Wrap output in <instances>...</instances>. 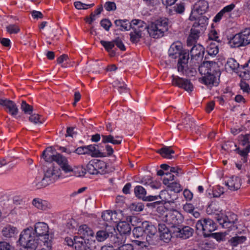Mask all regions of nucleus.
Returning <instances> with one entry per match:
<instances>
[{
  "mask_svg": "<svg viewBox=\"0 0 250 250\" xmlns=\"http://www.w3.org/2000/svg\"><path fill=\"white\" fill-rule=\"evenodd\" d=\"M43 171V176L39 174L35 178L34 183L37 188H44L55 182L58 179L64 177L61 172L60 168L55 167L53 165H51L46 169L44 168Z\"/></svg>",
  "mask_w": 250,
  "mask_h": 250,
  "instance_id": "f257e3e1",
  "label": "nucleus"
},
{
  "mask_svg": "<svg viewBox=\"0 0 250 250\" xmlns=\"http://www.w3.org/2000/svg\"><path fill=\"white\" fill-rule=\"evenodd\" d=\"M18 242L27 250H36L39 242L34 233L33 228L29 227L24 229L20 235Z\"/></svg>",
  "mask_w": 250,
  "mask_h": 250,
  "instance_id": "f03ea898",
  "label": "nucleus"
},
{
  "mask_svg": "<svg viewBox=\"0 0 250 250\" xmlns=\"http://www.w3.org/2000/svg\"><path fill=\"white\" fill-rule=\"evenodd\" d=\"M42 156L47 162L55 161L65 173L73 171V169L69 165L67 159L61 154H53L51 148L44 150Z\"/></svg>",
  "mask_w": 250,
  "mask_h": 250,
  "instance_id": "7ed1b4c3",
  "label": "nucleus"
},
{
  "mask_svg": "<svg viewBox=\"0 0 250 250\" xmlns=\"http://www.w3.org/2000/svg\"><path fill=\"white\" fill-rule=\"evenodd\" d=\"M168 30V19H160L147 25L146 31L149 36L153 38L158 39L164 36V34Z\"/></svg>",
  "mask_w": 250,
  "mask_h": 250,
  "instance_id": "20e7f679",
  "label": "nucleus"
},
{
  "mask_svg": "<svg viewBox=\"0 0 250 250\" xmlns=\"http://www.w3.org/2000/svg\"><path fill=\"white\" fill-rule=\"evenodd\" d=\"M48 229L47 224L44 222H38L35 224L33 230L36 238L39 240L40 237H42V239L41 240L44 243V246L50 250L52 247V237L48 234Z\"/></svg>",
  "mask_w": 250,
  "mask_h": 250,
  "instance_id": "39448f33",
  "label": "nucleus"
},
{
  "mask_svg": "<svg viewBox=\"0 0 250 250\" xmlns=\"http://www.w3.org/2000/svg\"><path fill=\"white\" fill-rule=\"evenodd\" d=\"M116 229L114 226L106 225L105 228L98 230L96 234L95 237L98 242H103L107 239H112L115 246H118L122 244V242L115 239H118L119 238L116 236Z\"/></svg>",
  "mask_w": 250,
  "mask_h": 250,
  "instance_id": "423d86ee",
  "label": "nucleus"
},
{
  "mask_svg": "<svg viewBox=\"0 0 250 250\" xmlns=\"http://www.w3.org/2000/svg\"><path fill=\"white\" fill-rule=\"evenodd\" d=\"M196 230L202 232L204 237H209L211 233L216 229L215 223L208 218H202L196 223Z\"/></svg>",
  "mask_w": 250,
  "mask_h": 250,
  "instance_id": "0eeeda50",
  "label": "nucleus"
},
{
  "mask_svg": "<svg viewBox=\"0 0 250 250\" xmlns=\"http://www.w3.org/2000/svg\"><path fill=\"white\" fill-rule=\"evenodd\" d=\"M234 47L246 46L250 44V28H246L235 34L229 41Z\"/></svg>",
  "mask_w": 250,
  "mask_h": 250,
  "instance_id": "6e6552de",
  "label": "nucleus"
},
{
  "mask_svg": "<svg viewBox=\"0 0 250 250\" xmlns=\"http://www.w3.org/2000/svg\"><path fill=\"white\" fill-rule=\"evenodd\" d=\"M205 53V48L200 44H194L190 50L189 66L193 68L201 62Z\"/></svg>",
  "mask_w": 250,
  "mask_h": 250,
  "instance_id": "1a4fd4ad",
  "label": "nucleus"
},
{
  "mask_svg": "<svg viewBox=\"0 0 250 250\" xmlns=\"http://www.w3.org/2000/svg\"><path fill=\"white\" fill-rule=\"evenodd\" d=\"M132 24H134L132 28L134 32L130 34V41L132 43H137L142 38L143 32L146 30L147 24L144 21L138 19L133 20Z\"/></svg>",
  "mask_w": 250,
  "mask_h": 250,
  "instance_id": "9d476101",
  "label": "nucleus"
},
{
  "mask_svg": "<svg viewBox=\"0 0 250 250\" xmlns=\"http://www.w3.org/2000/svg\"><path fill=\"white\" fill-rule=\"evenodd\" d=\"M165 218V221L170 226L172 232L175 230V228H179L184 221L182 214L176 210L168 212Z\"/></svg>",
  "mask_w": 250,
  "mask_h": 250,
  "instance_id": "9b49d317",
  "label": "nucleus"
},
{
  "mask_svg": "<svg viewBox=\"0 0 250 250\" xmlns=\"http://www.w3.org/2000/svg\"><path fill=\"white\" fill-rule=\"evenodd\" d=\"M142 226L146 237V241L152 245H156L157 240L159 239L157 234V228L148 221L143 222L142 223Z\"/></svg>",
  "mask_w": 250,
  "mask_h": 250,
  "instance_id": "f8f14e48",
  "label": "nucleus"
},
{
  "mask_svg": "<svg viewBox=\"0 0 250 250\" xmlns=\"http://www.w3.org/2000/svg\"><path fill=\"white\" fill-rule=\"evenodd\" d=\"M239 140L240 145L243 148L241 149L239 147H236L235 151L243 157L242 160L245 163L247 161L248 154L250 151V135L249 134L241 135L239 136Z\"/></svg>",
  "mask_w": 250,
  "mask_h": 250,
  "instance_id": "ddd939ff",
  "label": "nucleus"
},
{
  "mask_svg": "<svg viewBox=\"0 0 250 250\" xmlns=\"http://www.w3.org/2000/svg\"><path fill=\"white\" fill-rule=\"evenodd\" d=\"M198 67L200 73L203 76L208 74H212L214 71L219 70L218 64L213 61H206L200 64L197 66L191 68L190 71L192 73H196V68Z\"/></svg>",
  "mask_w": 250,
  "mask_h": 250,
  "instance_id": "4468645a",
  "label": "nucleus"
},
{
  "mask_svg": "<svg viewBox=\"0 0 250 250\" xmlns=\"http://www.w3.org/2000/svg\"><path fill=\"white\" fill-rule=\"evenodd\" d=\"M221 72L219 70L214 71L212 74H208L199 79V81L207 86H217L219 83V77Z\"/></svg>",
  "mask_w": 250,
  "mask_h": 250,
  "instance_id": "2eb2a0df",
  "label": "nucleus"
},
{
  "mask_svg": "<svg viewBox=\"0 0 250 250\" xmlns=\"http://www.w3.org/2000/svg\"><path fill=\"white\" fill-rule=\"evenodd\" d=\"M208 7V2L205 0H200L196 3L192 9L189 19L194 21L197 19L198 15H202L205 13Z\"/></svg>",
  "mask_w": 250,
  "mask_h": 250,
  "instance_id": "dca6fc26",
  "label": "nucleus"
},
{
  "mask_svg": "<svg viewBox=\"0 0 250 250\" xmlns=\"http://www.w3.org/2000/svg\"><path fill=\"white\" fill-rule=\"evenodd\" d=\"M189 55L188 51L184 50L178 57L179 59L177 62V69L179 72L184 73L188 69H191V67L189 66Z\"/></svg>",
  "mask_w": 250,
  "mask_h": 250,
  "instance_id": "f3484780",
  "label": "nucleus"
},
{
  "mask_svg": "<svg viewBox=\"0 0 250 250\" xmlns=\"http://www.w3.org/2000/svg\"><path fill=\"white\" fill-rule=\"evenodd\" d=\"M171 79L173 85L183 88L188 92H191L193 90V86L190 80L174 75L171 76Z\"/></svg>",
  "mask_w": 250,
  "mask_h": 250,
  "instance_id": "a211bd4d",
  "label": "nucleus"
},
{
  "mask_svg": "<svg viewBox=\"0 0 250 250\" xmlns=\"http://www.w3.org/2000/svg\"><path fill=\"white\" fill-rule=\"evenodd\" d=\"M217 221L224 228H231L237 221V215L234 213H228L227 215L219 216Z\"/></svg>",
  "mask_w": 250,
  "mask_h": 250,
  "instance_id": "6ab92c4d",
  "label": "nucleus"
},
{
  "mask_svg": "<svg viewBox=\"0 0 250 250\" xmlns=\"http://www.w3.org/2000/svg\"><path fill=\"white\" fill-rule=\"evenodd\" d=\"M75 250H94L99 248L98 242L95 240H90L86 239V240L83 241H76L74 239Z\"/></svg>",
  "mask_w": 250,
  "mask_h": 250,
  "instance_id": "aec40b11",
  "label": "nucleus"
},
{
  "mask_svg": "<svg viewBox=\"0 0 250 250\" xmlns=\"http://www.w3.org/2000/svg\"><path fill=\"white\" fill-rule=\"evenodd\" d=\"M194 229L189 226L183 227L181 225L179 228H175L172 232L173 235L183 239H187L191 236L193 233Z\"/></svg>",
  "mask_w": 250,
  "mask_h": 250,
  "instance_id": "412c9836",
  "label": "nucleus"
},
{
  "mask_svg": "<svg viewBox=\"0 0 250 250\" xmlns=\"http://www.w3.org/2000/svg\"><path fill=\"white\" fill-rule=\"evenodd\" d=\"M0 105L3 106L5 110L12 116L18 114L19 109L16 104L12 101L7 99H0Z\"/></svg>",
  "mask_w": 250,
  "mask_h": 250,
  "instance_id": "4be33fe9",
  "label": "nucleus"
},
{
  "mask_svg": "<svg viewBox=\"0 0 250 250\" xmlns=\"http://www.w3.org/2000/svg\"><path fill=\"white\" fill-rule=\"evenodd\" d=\"M158 230L160 233L159 238L165 243L169 242L172 237V231L168 229L165 224H159Z\"/></svg>",
  "mask_w": 250,
  "mask_h": 250,
  "instance_id": "5701e85b",
  "label": "nucleus"
},
{
  "mask_svg": "<svg viewBox=\"0 0 250 250\" xmlns=\"http://www.w3.org/2000/svg\"><path fill=\"white\" fill-rule=\"evenodd\" d=\"M205 30H202L201 28L197 27L195 25H193L191 30L190 34L187 39V45L190 46L195 42L199 37L201 32Z\"/></svg>",
  "mask_w": 250,
  "mask_h": 250,
  "instance_id": "b1692460",
  "label": "nucleus"
},
{
  "mask_svg": "<svg viewBox=\"0 0 250 250\" xmlns=\"http://www.w3.org/2000/svg\"><path fill=\"white\" fill-rule=\"evenodd\" d=\"M182 49V44L180 42L173 43L168 50L169 56L172 59H176L183 52Z\"/></svg>",
  "mask_w": 250,
  "mask_h": 250,
  "instance_id": "393cba45",
  "label": "nucleus"
},
{
  "mask_svg": "<svg viewBox=\"0 0 250 250\" xmlns=\"http://www.w3.org/2000/svg\"><path fill=\"white\" fill-rule=\"evenodd\" d=\"M78 233L81 235L82 239L90 237V238L89 239L90 240H92L91 238H94V233L93 230L86 225H83L80 226Z\"/></svg>",
  "mask_w": 250,
  "mask_h": 250,
  "instance_id": "a878e982",
  "label": "nucleus"
},
{
  "mask_svg": "<svg viewBox=\"0 0 250 250\" xmlns=\"http://www.w3.org/2000/svg\"><path fill=\"white\" fill-rule=\"evenodd\" d=\"M32 204L37 208L42 210H47L51 207L50 203L47 201L39 198L34 199Z\"/></svg>",
  "mask_w": 250,
  "mask_h": 250,
  "instance_id": "bb28decb",
  "label": "nucleus"
},
{
  "mask_svg": "<svg viewBox=\"0 0 250 250\" xmlns=\"http://www.w3.org/2000/svg\"><path fill=\"white\" fill-rule=\"evenodd\" d=\"M226 185L230 190H237L240 188L241 185L240 179L236 176H232L226 182Z\"/></svg>",
  "mask_w": 250,
  "mask_h": 250,
  "instance_id": "cd10ccee",
  "label": "nucleus"
},
{
  "mask_svg": "<svg viewBox=\"0 0 250 250\" xmlns=\"http://www.w3.org/2000/svg\"><path fill=\"white\" fill-rule=\"evenodd\" d=\"M17 233V229L10 225H7L1 230L2 236L6 238L13 237Z\"/></svg>",
  "mask_w": 250,
  "mask_h": 250,
  "instance_id": "c85d7f7f",
  "label": "nucleus"
},
{
  "mask_svg": "<svg viewBox=\"0 0 250 250\" xmlns=\"http://www.w3.org/2000/svg\"><path fill=\"white\" fill-rule=\"evenodd\" d=\"M114 24L121 30H129L134 25V24H132V20L130 22L127 20H116L114 21Z\"/></svg>",
  "mask_w": 250,
  "mask_h": 250,
  "instance_id": "c756f323",
  "label": "nucleus"
},
{
  "mask_svg": "<svg viewBox=\"0 0 250 250\" xmlns=\"http://www.w3.org/2000/svg\"><path fill=\"white\" fill-rule=\"evenodd\" d=\"M157 152L159 153L164 158L170 159L174 158L173 154L175 153V151L171 147L164 146L157 150Z\"/></svg>",
  "mask_w": 250,
  "mask_h": 250,
  "instance_id": "7c9ffc66",
  "label": "nucleus"
},
{
  "mask_svg": "<svg viewBox=\"0 0 250 250\" xmlns=\"http://www.w3.org/2000/svg\"><path fill=\"white\" fill-rule=\"evenodd\" d=\"M225 68L226 69L229 68L230 70L235 72L237 70H244L245 66H240L239 63L235 59L229 58L225 64Z\"/></svg>",
  "mask_w": 250,
  "mask_h": 250,
  "instance_id": "2f4dec72",
  "label": "nucleus"
},
{
  "mask_svg": "<svg viewBox=\"0 0 250 250\" xmlns=\"http://www.w3.org/2000/svg\"><path fill=\"white\" fill-rule=\"evenodd\" d=\"M90 150V155L92 157H104L106 156V153L102 152V150L99 149V147L96 145H89Z\"/></svg>",
  "mask_w": 250,
  "mask_h": 250,
  "instance_id": "473e14b6",
  "label": "nucleus"
},
{
  "mask_svg": "<svg viewBox=\"0 0 250 250\" xmlns=\"http://www.w3.org/2000/svg\"><path fill=\"white\" fill-rule=\"evenodd\" d=\"M102 142L103 143H111L113 145H120L122 142V137L119 136H115V138L111 135H102Z\"/></svg>",
  "mask_w": 250,
  "mask_h": 250,
  "instance_id": "72a5a7b5",
  "label": "nucleus"
},
{
  "mask_svg": "<svg viewBox=\"0 0 250 250\" xmlns=\"http://www.w3.org/2000/svg\"><path fill=\"white\" fill-rule=\"evenodd\" d=\"M117 229L121 234H129L131 232V228L130 224L125 221L120 222L117 225Z\"/></svg>",
  "mask_w": 250,
  "mask_h": 250,
  "instance_id": "f704fd0d",
  "label": "nucleus"
},
{
  "mask_svg": "<svg viewBox=\"0 0 250 250\" xmlns=\"http://www.w3.org/2000/svg\"><path fill=\"white\" fill-rule=\"evenodd\" d=\"M132 233L134 237L137 240H143L146 239L144 230L142 226L135 227L132 230Z\"/></svg>",
  "mask_w": 250,
  "mask_h": 250,
  "instance_id": "c9c22d12",
  "label": "nucleus"
},
{
  "mask_svg": "<svg viewBox=\"0 0 250 250\" xmlns=\"http://www.w3.org/2000/svg\"><path fill=\"white\" fill-rule=\"evenodd\" d=\"M200 16L198 17L197 16V20H198V22H195L194 23V25H195L197 26V27L201 28L202 30H205L206 26L208 24V19L202 15H200Z\"/></svg>",
  "mask_w": 250,
  "mask_h": 250,
  "instance_id": "e433bc0d",
  "label": "nucleus"
},
{
  "mask_svg": "<svg viewBox=\"0 0 250 250\" xmlns=\"http://www.w3.org/2000/svg\"><path fill=\"white\" fill-rule=\"evenodd\" d=\"M247 239L244 236H235L232 237L229 240V243L232 247H236L239 244L243 243Z\"/></svg>",
  "mask_w": 250,
  "mask_h": 250,
  "instance_id": "4c0bfd02",
  "label": "nucleus"
},
{
  "mask_svg": "<svg viewBox=\"0 0 250 250\" xmlns=\"http://www.w3.org/2000/svg\"><path fill=\"white\" fill-rule=\"evenodd\" d=\"M95 163V167L97 171V174L103 173L105 172L106 168V164L103 161L95 159L94 160Z\"/></svg>",
  "mask_w": 250,
  "mask_h": 250,
  "instance_id": "58836bf2",
  "label": "nucleus"
},
{
  "mask_svg": "<svg viewBox=\"0 0 250 250\" xmlns=\"http://www.w3.org/2000/svg\"><path fill=\"white\" fill-rule=\"evenodd\" d=\"M134 193L138 198L143 200L146 194V191L142 186H137L134 188Z\"/></svg>",
  "mask_w": 250,
  "mask_h": 250,
  "instance_id": "ea45409f",
  "label": "nucleus"
},
{
  "mask_svg": "<svg viewBox=\"0 0 250 250\" xmlns=\"http://www.w3.org/2000/svg\"><path fill=\"white\" fill-rule=\"evenodd\" d=\"M218 51V45L214 42H211L207 47V52L211 56H215Z\"/></svg>",
  "mask_w": 250,
  "mask_h": 250,
  "instance_id": "a19ab883",
  "label": "nucleus"
},
{
  "mask_svg": "<svg viewBox=\"0 0 250 250\" xmlns=\"http://www.w3.org/2000/svg\"><path fill=\"white\" fill-rule=\"evenodd\" d=\"M95 163L94 160L89 161L86 166V168L84 170L90 174H97V171L95 167Z\"/></svg>",
  "mask_w": 250,
  "mask_h": 250,
  "instance_id": "79ce46f5",
  "label": "nucleus"
},
{
  "mask_svg": "<svg viewBox=\"0 0 250 250\" xmlns=\"http://www.w3.org/2000/svg\"><path fill=\"white\" fill-rule=\"evenodd\" d=\"M116 215V213L113 212L111 210H105L102 214V218L106 222H110L111 221H114L113 215Z\"/></svg>",
  "mask_w": 250,
  "mask_h": 250,
  "instance_id": "37998d69",
  "label": "nucleus"
},
{
  "mask_svg": "<svg viewBox=\"0 0 250 250\" xmlns=\"http://www.w3.org/2000/svg\"><path fill=\"white\" fill-rule=\"evenodd\" d=\"M183 125H184V127L186 129L191 128L193 127L194 125V123L190 120L189 118L186 117L184 119L182 125H177L178 129H181V126Z\"/></svg>",
  "mask_w": 250,
  "mask_h": 250,
  "instance_id": "c03bdc74",
  "label": "nucleus"
},
{
  "mask_svg": "<svg viewBox=\"0 0 250 250\" xmlns=\"http://www.w3.org/2000/svg\"><path fill=\"white\" fill-rule=\"evenodd\" d=\"M21 109L25 114H31L33 111L32 106L28 104L24 101H22L21 104Z\"/></svg>",
  "mask_w": 250,
  "mask_h": 250,
  "instance_id": "a18cd8bd",
  "label": "nucleus"
},
{
  "mask_svg": "<svg viewBox=\"0 0 250 250\" xmlns=\"http://www.w3.org/2000/svg\"><path fill=\"white\" fill-rule=\"evenodd\" d=\"M133 244L136 246H138L140 248H147L149 245H151L146 239L141 240H134L132 241Z\"/></svg>",
  "mask_w": 250,
  "mask_h": 250,
  "instance_id": "49530a36",
  "label": "nucleus"
},
{
  "mask_svg": "<svg viewBox=\"0 0 250 250\" xmlns=\"http://www.w3.org/2000/svg\"><path fill=\"white\" fill-rule=\"evenodd\" d=\"M167 187L170 188L171 190L176 193H179L183 189L181 185L177 182H172Z\"/></svg>",
  "mask_w": 250,
  "mask_h": 250,
  "instance_id": "de8ad7c7",
  "label": "nucleus"
},
{
  "mask_svg": "<svg viewBox=\"0 0 250 250\" xmlns=\"http://www.w3.org/2000/svg\"><path fill=\"white\" fill-rule=\"evenodd\" d=\"M129 208L131 210L139 212L143 210L144 206L142 203H133L130 205Z\"/></svg>",
  "mask_w": 250,
  "mask_h": 250,
  "instance_id": "09e8293b",
  "label": "nucleus"
},
{
  "mask_svg": "<svg viewBox=\"0 0 250 250\" xmlns=\"http://www.w3.org/2000/svg\"><path fill=\"white\" fill-rule=\"evenodd\" d=\"M235 4L231 3L230 4L224 7L221 10L225 14V17L228 18L230 17V12L235 8Z\"/></svg>",
  "mask_w": 250,
  "mask_h": 250,
  "instance_id": "8fccbe9b",
  "label": "nucleus"
},
{
  "mask_svg": "<svg viewBox=\"0 0 250 250\" xmlns=\"http://www.w3.org/2000/svg\"><path fill=\"white\" fill-rule=\"evenodd\" d=\"M20 30L19 26L16 24H11L6 26V31L10 34H17Z\"/></svg>",
  "mask_w": 250,
  "mask_h": 250,
  "instance_id": "3c124183",
  "label": "nucleus"
},
{
  "mask_svg": "<svg viewBox=\"0 0 250 250\" xmlns=\"http://www.w3.org/2000/svg\"><path fill=\"white\" fill-rule=\"evenodd\" d=\"M115 84L118 87L119 92L122 94L123 93H128V89L126 87V85L120 82L117 81L114 82Z\"/></svg>",
  "mask_w": 250,
  "mask_h": 250,
  "instance_id": "603ef678",
  "label": "nucleus"
},
{
  "mask_svg": "<svg viewBox=\"0 0 250 250\" xmlns=\"http://www.w3.org/2000/svg\"><path fill=\"white\" fill-rule=\"evenodd\" d=\"M100 43L107 52H110L114 47L113 40L111 42L102 40L100 41Z\"/></svg>",
  "mask_w": 250,
  "mask_h": 250,
  "instance_id": "864d4df0",
  "label": "nucleus"
},
{
  "mask_svg": "<svg viewBox=\"0 0 250 250\" xmlns=\"http://www.w3.org/2000/svg\"><path fill=\"white\" fill-rule=\"evenodd\" d=\"M209 237L215 239L217 241L225 240L226 234L223 232L211 233Z\"/></svg>",
  "mask_w": 250,
  "mask_h": 250,
  "instance_id": "5fc2aeb1",
  "label": "nucleus"
},
{
  "mask_svg": "<svg viewBox=\"0 0 250 250\" xmlns=\"http://www.w3.org/2000/svg\"><path fill=\"white\" fill-rule=\"evenodd\" d=\"M113 42L114 46L116 45L121 51L125 50V47L120 37L115 38L113 40Z\"/></svg>",
  "mask_w": 250,
  "mask_h": 250,
  "instance_id": "6e6d98bb",
  "label": "nucleus"
},
{
  "mask_svg": "<svg viewBox=\"0 0 250 250\" xmlns=\"http://www.w3.org/2000/svg\"><path fill=\"white\" fill-rule=\"evenodd\" d=\"M74 5L76 8L78 9H86L88 8L86 7V6H89V7H92L94 5V4L92 3L90 4H86L80 1H76L74 2Z\"/></svg>",
  "mask_w": 250,
  "mask_h": 250,
  "instance_id": "4d7b16f0",
  "label": "nucleus"
},
{
  "mask_svg": "<svg viewBox=\"0 0 250 250\" xmlns=\"http://www.w3.org/2000/svg\"><path fill=\"white\" fill-rule=\"evenodd\" d=\"M101 25L106 30L109 31L112 26L111 21L107 19H103L100 22Z\"/></svg>",
  "mask_w": 250,
  "mask_h": 250,
  "instance_id": "13d9d810",
  "label": "nucleus"
},
{
  "mask_svg": "<svg viewBox=\"0 0 250 250\" xmlns=\"http://www.w3.org/2000/svg\"><path fill=\"white\" fill-rule=\"evenodd\" d=\"M167 177L163 179V184L165 185H169L170 182L174 180V175L171 173H166Z\"/></svg>",
  "mask_w": 250,
  "mask_h": 250,
  "instance_id": "bf43d9fd",
  "label": "nucleus"
},
{
  "mask_svg": "<svg viewBox=\"0 0 250 250\" xmlns=\"http://www.w3.org/2000/svg\"><path fill=\"white\" fill-rule=\"evenodd\" d=\"M208 38L210 40L216 41L218 42H220L221 41L219 39L218 36V33L215 30H212L208 34Z\"/></svg>",
  "mask_w": 250,
  "mask_h": 250,
  "instance_id": "052dcab7",
  "label": "nucleus"
},
{
  "mask_svg": "<svg viewBox=\"0 0 250 250\" xmlns=\"http://www.w3.org/2000/svg\"><path fill=\"white\" fill-rule=\"evenodd\" d=\"M105 9L108 11H114L116 9V4L114 2L107 1L104 5Z\"/></svg>",
  "mask_w": 250,
  "mask_h": 250,
  "instance_id": "680f3d73",
  "label": "nucleus"
},
{
  "mask_svg": "<svg viewBox=\"0 0 250 250\" xmlns=\"http://www.w3.org/2000/svg\"><path fill=\"white\" fill-rule=\"evenodd\" d=\"M66 226L69 229H73L77 226V223L74 219L71 218L68 219Z\"/></svg>",
  "mask_w": 250,
  "mask_h": 250,
  "instance_id": "e2e57ef3",
  "label": "nucleus"
},
{
  "mask_svg": "<svg viewBox=\"0 0 250 250\" xmlns=\"http://www.w3.org/2000/svg\"><path fill=\"white\" fill-rule=\"evenodd\" d=\"M29 120L34 124L40 123L41 124L42 122L40 121V117L38 114H33L31 115L29 118Z\"/></svg>",
  "mask_w": 250,
  "mask_h": 250,
  "instance_id": "0e129e2a",
  "label": "nucleus"
},
{
  "mask_svg": "<svg viewBox=\"0 0 250 250\" xmlns=\"http://www.w3.org/2000/svg\"><path fill=\"white\" fill-rule=\"evenodd\" d=\"M0 250H14L13 248L6 242H0Z\"/></svg>",
  "mask_w": 250,
  "mask_h": 250,
  "instance_id": "69168bd1",
  "label": "nucleus"
},
{
  "mask_svg": "<svg viewBox=\"0 0 250 250\" xmlns=\"http://www.w3.org/2000/svg\"><path fill=\"white\" fill-rule=\"evenodd\" d=\"M241 89L245 92L249 93L250 91V87L248 83L246 82L241 81L240 83Z\"/></svg>",
  "mask_w": 250,
  "mask_h": 250,
  "instance_id": "338daca9",
  "label": "nucleus"
},
{
  "mask_svg": "<svg viewBox=\"0 0 250 250\" xmlns=\"http://www.w3.org/2000/svg\"><path fill=\"white\" fill-rule=\"evenodd\" d=\"M183 208L187 212L192 213L194 211V207L190 203H186L184 205Z\"/></svg>",
  "mask_w": 250,
  "mask_h": 250,
  "instance_id": "774afa93",
  "label": "nucleus"
}]
</instances>
